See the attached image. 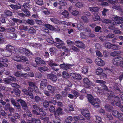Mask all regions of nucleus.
<instances>
[{"instance_id": "nucleus-1", "label": "nucleus", "mask_w": 123, "mask_h": 123, "mask_svg": "<svg viewBox=\"0 0 123 123\" xmlns=\"http://www.w3.org/2000/svg\"><path fill=\"white\" fill-rule=\"evenodd\" d=\"M87 98L91 104L95 107L98 108L99 107V104L100 101L99 99L97 98L94 99L92 96L90 94L87 95Z\"/></svg>"}, {"instance_id": "nucleus-2", "label": "nucleus", "mask_w": 123, "mask_h": 123, "mask_svg": "<svg viewBox=\"0 0 123 123\" xmlns=\"http://www.w3.org/2000/svg\"><path fill=\"white\" fill-rule=\"evenodd\" d=\"M112 115L119 120L123 121V114L120 113L117 110H113L112 111Z\"/></svg>"}, {"instance_id": "nucleus-3", "label": "nucleus", "mask_w": 123, "mask_h": 123, "mask_svg": "<svg viewBox=\"0 0 123 123\" xmlns=\"http://www.w3.org/2000/svg\"><path fill=\"white\" fill-rule=\"evenodd\" d=\"M70 86L66 84H64L62 85V87L64 90L62 91L61 93V94L63 97H65L67 96L68 93L67 91L70 89Z\"/></svg>"}, {"instance_id": "nucleus-4", "label": "nucleus", "mask_w": 123, "mask_h": 123, "mask_svg": "<svg viewBox=\"0 0 123 123\" xmlns=\"http://www.w3.org/2000/svg\"><path fill=\"white\" fill-rule=\"evenodd\" d=\"M95 63L98 66H102L105 64V62L99 58H96L95 60Z\"/></svg>"}, {"instance_id": "nucleus-5", "label": "nucleus", "mask_w": 123, "mask_h": 123, "mask_svg": "<svg viewBox=\"0 0 123 123\" xmlns=\"http://www.w3.org/2000/svg\"><path fill=\"white\" fill-rule=\"evenodd\" d=\"M96 82L100 84L101 86L104 88V89L105 90H107V88L105 85L106 82L105 81L101 80H97L96 81Z\"/></svg>"}, {"instance_id": "nucleus-6", "label": "nucleus", "mask_w": 123, "mask_h": 123, "mask_svg": "<svg viewBox=\"0 0 123 123\" xmlns=\"http://www.w3.org/2000/svg\"><path fill=\"white\" fill-rule=\"evenodd\" d=\"M112 18H114L116 21V22L118 24H120L123 22V18L121 17H119L117 15L113 16Z\"/></svg>"}, {"instance_id": "nucleus-7", "label": "nucleus", "mask_w": 123, "mask_h": 123, "mask_svg": "<svg viewBox=\"0 0 123 123\" xmlns=\"http://www.w3.org/2000/svg\"><path fill=\"white\" fill-rule=\"evenodd\" d=\"M28 6V4L27 3H25L22 6V7L24 8H22V10L25 12L26 13V14L28 16H29L30 15L29 12L27 10V8H29Z\"/></svg>"}, {"instance_id": "nucleus-8", "label": "nucleus", "mask_w": 123, "mask_h": 123, "mask_svg": "<svg viewBox=\"0 0 123 123\" xmlns=\"http://www.w3.org/2000/svg\"><path fill=\"white\" fill-rule=\"evenodd\" d=\"M56 2L54 3V6L56 7L57 5V3L59 4L60 5L62 6H64L67 4L66 2L64 0H56Z\"/></svg>"}, {"instance_id": "nucleus-9", "label": "nucleus", "mask_w": 123, "mask_h": 123, "mask_svg": "<svg viewBox=\"0 0 123 123\" xmlns=\"http://www.w3.org/2000/svg\"><path fill=\"white\" fill-rule=\"evenodd\" d=\"M47 77L48 79H50L54 82H55L57 80L56 76L53 74H48L47 75Z\"/></svg>"}, {"instance_id": "nucleus-10", "label": "nucleus", "mask_w": 123, "mask_h": 123, "mask_svg": "<svg viewBox=\"0 0 123 123\" xmlns=\"http://www.w3.org/2000/svg\"><path fill=\"white\" fill-rule=\"evenodd\" d=\"M75 43L76 46L80 48H84L85 47L84 44L80 41H76Z\"/></svg>"}, {"instance_id": "nucleus-11", "label": "nucleus", "mask_w": 123, "mask_h": 123, "mask_svg": "<svg viewBox=\"0 0 123 123\" xmlns=\"http://www.w3.org/2000/svg\"><path fill=\"white\" fill-rule=\"evenodd\" d=\"M60 68H61L67 70L70 68V65L69 64H65L63 63V64H60Z\"/></svg>"}, {"instance_id": "nucleus-12", "label": "nucleus", "mask_w": 123, "mask_h": 123, "mask_svg": "<svg viewBox=\"0 0 123 123\" xmlns=\"http://www.w3.org/2000/svg\"><path fill=\"white\" fill-rule=\"evenodd\" d=\"M122 59V57H118L115 58L113 60V63L115 65H118L119 63Z\"/></svg>"}, {"instance_id": "nucleus-13", "label": "nucleus", "mask_w": 123, "mask_h": 123, "mask_svg": "<svg viewBox=\"0 0 123 123\" xmlns=\"http://www.w3.org/2000/svg\"><path fill=\"white\" fill-rule=\"evenodd\" d=\"M47 88L48 90L52 93H54L56 90V88L55 87L50 85H48L47 86Z\"/></svg>"}, {"instance_id": "nucleus-14", "label": "nucleus", "mask_w": 123, "mask_h": 123, "mask_svg": "<svg viewBox=\"0 0 123 123\" xmlns=\"http://www.w3.org/2000/svg\"><path fill=\"white\" fill-rule=\"evenodd\" d=\"M74 120L76 122H79V121H80L81 120H85L83 118V116H75L73 118Z\"/></svg>"}, {"instance_id": "nucleus-15", "label": "nucleus", "mask_w": 123, "mask_h": 123, "mask_svg": "<svg viewBox=\"0 0 123 123\" xmlns=\"http://www.w3.org/2000/svg\"><path fill=\"white\" fill-rule=\"evenodd\" d=\"M35 60L37 64H44L45 63L42 59L39 57H36L35 59Z\"/></svg>"}, {"instance_id": "nucleus-16", "label": "nucleus", "mask_w": 123, "mask_h": 123, "mask_svg": "<svg viewBox=\"0 0 123 123\" xmlns=\"http://www.w3.org/2000/svg\"><path fill=\"white\" fill-rule=\"evenodd\" d=\"M83 81L84 84H85V86L86 85H87L86 86L87 88H88L89 87V85H90V81H89V79L87 78H85L83 79Z\"/></svg>"}, {"instance_id": "nucleus-17", "label": "nucleus", "mask_w": 123, "mask_h": 123, "mask_svg": "<svg viewBox=\"0 0 123 123\" xmlns=\"http://www.w3.org/2000/svg\"><path fill=\"white\" fill-rule=\"evenodd\" d=\"M62 113V109L60 108H59L55 113L54 115L56 117H57V116H59Z\"/></svg>"}, {"instance_id": "nucleus-18", "label": "nucleus", "mask_w": 123, "mask_h": 123, "mask_svg": "<svg viewBox=\"0 0 123 123\" xmlns=\"http://www.w3.org/2000/svg\"><path fill=\"white\" fill-rule=\"evenodd\" d=\"M92 18L94 21H96L100 20V17L98 14L96 13L93 14V15L92 16Z\"/></svg>"}, {"instance_id": "nucleus-19", "label": "nucleus", "mask_w": 123, "mask_h": 123, "mask_svg": "<svg viewBox=\"0 0 123 123\" xmlns=\"http://www.w3.org/2000/svg\"><path fill=\"white\" fill-rule=\"evenodd\" d=\"M38 70L41 72H43L49 70L48 68L47 67H40L38 68Z\"/></svg>"}, {"instance_id": "nucleus-20", "label": "nucleus", "mask_w": 123, "mask_h": 123, "mask_svg": "<svg viewBox=\"0 0 123 123\" xmlns=\"http://www.w3.org/2000/svg\"><path fill=\"white\" fill-rule=\"evenodd\" d=\"M47 80H43L41 82V86L43 88L45 87L47 85Z\"/></svg>"}, {"instance_id": "nucleus-21", "label": "nucleus", "mask_w": 123, "mask_h": 123, "mask_svg": "<svg viewBox=\"0 0 123 123\" xmlns=\"http://www.w3.org/2000/svg\"><path fill=\"white\" fill-rule=\"evenodd\" d=\"M73 119V117H72L69 116L65 119L64 123H71Z\"/></svg>"}, {"instance_id": "nucleus-22", "label": "nucleus", "mask_w": 123, "mask_h": 123, "mask_svg": "<svg viewBox=\"0 0 123 123\" xmlns=\"http://www.w3.org/2000/svg\"><path fill=\"white\" fill-rule=\"evenodd\" d=\"M6 49L7 50L11 52L12 50H14L15 48L13 46L10 45L8 44L7 45Z\"/></svg>"}, {"instance_id": "nucleus-23", "label": "nucleus", "mask_w": 123, "mask_h": 123, "mask_svg": "<svg viewBox=\"0 0 123 123\" xmlns=\"http://www.w3.org/2000/svg\"><path fill=\"white\" fill-rule=\"evenodd\" d=\"M62 15L64 16L67 18H69V15L68 12L66 10H65L62 12L61 13Z\"/></svg>"}, {"instance_id": "nucleus-24", "label": "nucleus", "mask_w": 123, "mask_h": 123, "mask_svg": "<svg viewBox=\"0 0 123 123\" xmlns=\"http://www.w3.org/2000/svg\"><path fill=\"white\" fill-rule=\"evenodd\" d=\"M105 108L106 111L109 112L111 111L113 109V107L109 105H105Z\"/></svg>"}, {"instance_id": "nucleus-25", "label": "nucleus", "mask_w": 123, "mask_h": 123, "mask_svg": "<svg viewBox=\"0 0 123 123\" xmlns=\"http://www.w3.org/2000/svg\"><path fill=\"white\" fill-rule=\"evenodd\" d=\"M20 56L19 55H15L12 57V59L18 62H20Z\"/></svg>"}, {"instance_id": "nucleus-26", "label": "nucleus", "mask_w": 123, "mask_h": 123, "mask_svg": "<svg viewBox=\"0 0 123 123\" xmlns=\"http://www.w3.org/2000/svg\"><path fill=\"white\" fill-rule=\"evenodd\" d=\"M120 51H114L111 53L110 54V55L111 56H115L119 55H120Z\"/></svg>"}, {"instance_id": "nucleus-27", "label": "nucleus", "mask_w": 123, "mask_h": 123, "mask_svg": "<svg viewBox=\"0 0 123 123\" xmlns=\"http://www.w3.org/2000/svg\"><path fill=\"white\" fill-rule=\"evenodd\" d=\"M65 45L63 41L59 43H57L55 46L58 49H61L62 48V46Z\"/></svg>"}, {"instance_id": "nucleus-28", "label": "nucleus", "mask_w": 123, "mask_h": 123, "mask_svg": "<svg viewBox=\"0 0 123 123\" xmlns=\"http://www.w3.org/2000/svg\"><path fill=\"white\" fill-rule=\"evenodd\" d=\"M88 67L86 65L84 66L82 69V71L84 74L87 73L88 70Z\"/></svg>"}, {"instance_id": "nucleus-29", "label": "nucleus", "mask_w": 123, "mask_h": 123, "mask_svg": "<svg viewBox=\"0 0 123 123\" xmlns=\"http://www.w3.org/2000/svg\"><path fill=\"white\" fill-rule=\"evenodd\" d=\"M89 9L90 11L94 12H97L99 10L98 8L96 7H89Z\"/></svg>"}, {"instance_id": "nucleus-30", "label": "nucleus", "mask_w": 123, "mask_h": 123, "mask_svg": "<svg viewBox=\"0 0 123 123\" xmlns=\"http://www.w3.org/2000/svg\"><path fill=\"white\" fill-rule=\"evenodd\" d=\"M34 102H37L39 101H42L43 100V99L42 98H40L38 96H35L34 98Z\"/></svg>"}, {"instance_id": "nucleus-31", "label": "nucleus", "mask_w": 123, "mask_h": 123, "mask_svg": "<svg viewBox=\"0 0 123 123\" xmlns=\"http://www.w3.org/2000/svg\"><path fill=\"white\" fill-rule=\"evenodd\" d=\"M9 6L13 9L17 10L18 9L21 8V7L20 5H19V6H17L16 5L11 4Z\"/></svg>"}, {"instance_id": "nucleus-32", "label": "nucleus", "mask_w": 123, "mask_h": 123, "mask_svg": "<svg viewBox=\"0 0 123 123\" xmlns=\"http://www.w3.org/2000/svg\"><path fill=\"white\" fill-rule=\"evenodd\" d=\"M112 44L111 43L108 42H105L104 43V45L105 46L109 49L111 48V46Z\"/></svg>"}, {"instance_id": "nucleus-33", "label": "nucleus", "mask_w": 123, "mask_h": 123, "mask_svg": "<svg viewBox=\"0 0 123 123\" xmlns=\"http://www.w3.org/2000/svg\"><path fill=\"white\" fill-rule=\"evenodd\" d=\"M24 54L27 56H29L33 54L32 53L30 52L29 50L26 49Z\"/></svg>"}, {"instance_id": "nucleus-34", "label": "nucleus", "mask_w": 123, "mask_h": 123, "mask_svg": "<svg viewBox=\"0 0 123 123\" xmlns=\"http://www.w3.org/2000/svg\"><path fill=\"white\" fill-rule=\"evenodd\" d=\"M3 54V55L5 56H9L11 55V52L7 50H5L4 51V53H2Z\"/></svg>"}, {"instance_id": "nucleus-35", "label": "nucleus", "mask_w": 123, "mask_h": 123, "mask_svg": "<svg viewBox=\"0 0 123 123\" xmlns=\"http://www.w3.org/2000/svg\"><path fill=\"white\" fill-rule=\"evenodd\" d=\"M48 64L50 67L56 66H58V64L53 61H50L48 62Z\"/></svg>"}, {"instance_id": "nucleus-36", "label": "nucleus", "mask_w": 123, "mask_h": 123, "mask_svg": "<svg viewBox=\"0 0 123 123\" xmlns=\"http://www.w3.org/2000/svg\"><path fill=\"white\" fill-rule=\"evenodd\" d=\"M96 89L97 90V92L100 94L102 95L104 94V91L102 89L98 87H97Z\"/></svg>"}, {"instance_id": "nucleus-37", "label": "nucleus", "mask_w": 123, "mask_h": 123, "mask_svg": "<svg viewBox=\"0 0 123 123\" xmlns=\"http://www.w3.org/2000/svg\"><path fill=\"white\" fill-rule=\"evenodd\" d=\"M101 21L102 22L106 24L111 23V20H110L105 18H103L102 19Z\"/></svg>"}, {"instance_id": "nucleus-38", "label": "nucleus", "mask_w": 123, "mask_h": 123, "mask_svg": "<svg viewBox=\"0 0 123 123\" xmlns=\"http://www.w3.org/2000/svg\"><path fill=\"white\" fill-rule=\"evenodd\" d=\"M44 26L50 30H54V27L50 24H44Z\"/></svg>"}, {"instance_id": "nucleus-39", "label": "nucleus", "mask_w": 123, "mask_h": 123, "mask_svg": "<svg viewBox=\"0 0 123 123\" xmlns=\"http://www.w3.org/2000/svg\"><path fill=\"white\" fill-rule=\"evenodd\" d=\"M103 72V70L100 68H98L96 71L97 74L99 75L101 74Z\"/></svg>"}, {"instance_id": "nucleus-40", "label": "nucleus", "mask_w": 123, "mask_h": 123, "mask_svg": "<svg viewBox=\"0 0 123 123\" xmlns=\"http://www.w3.org/2000/svg\"><path fill=\"white\" fill-rule=\"evenodd\" d=\"M55 118L53 120V122L54 123H60V120L59 118V116H57V117L55 116Z\"/></svg>"}, {"instance_id": "nucleus-41", "label": "nucleus", "mask_w": 123, "mask_h": 123, "mask_svg": "<svg viewBox=\"0 0 123 123\" xmlns=\"http://www.w3.org/2000/svg\"><path fill=\"white\" fill-rule=\"evenodd\" d=\"M19 29L20 30H24L27 31L28 29V27L26 26H24L23 25H20L19 27Z\"/></svg>"}, {"instance_id": "nucleus-42", "label": "nucleus", "mask_w": 123, "mask_h": 123, "mask_svg": "<svg viewBox=\"0 0 123 123\" xmlns=\"http://www.w3.org/2000/svg\"><path fill=\"white\" fill-rule=\"evenodd\" d=\"M71 93L74 95L75 97L78 96L79 95V93L77 92L76 91L74 90H73L71 91Z\"/></svg>"}, {"instance_id": "nucleus-43", "label": "nucleus", "mask_w": 123, "mask_h": 123, "mask_svg": "<svg viewBox=\"0 0 123 123\" xmlns=\"http://www.w3.org/2000/svg\"><path fill=\"white\" fill-rule=\"evenodd\" d=\"M77 28L78 30H81L84 28L83 25L82 24H79L77 25Z\"/></svg>"}, {"instance_id": "nucleus-44", "label": "nucleus", "mask_w": 123, "mask_h": 123, "mask_svg": "<svg viewBox=\"0 0 123 123\" xmlns=\"http://www.w3.org/2000/svg\"><path fill=\"white\" fill-rule=\"evenodd\" d=\"M81 19L84 22H89L88 19L86 16H83L81 17Z\"/></svg>"}, {"instance_id": "nucleus-45", "label": "nucleus", "mask_w": 123, "mask_h": 123, "mask_svg": "<svg viewBox=\"0 0 123 123\" xmlns=\"http://www.w3.org/2000/svg\"><path fill=\"white\" fill-rule=\"evenodd\" d=\"M21 61L20 62H25L28 61V59L25 56H20Z\"/></svg>"}, {"instance_id": "nucleus-46", "label": "nucleus", "mask_w": 123, "mask_h": 123, "mask_svg": "<svg viewBox=\"0 0 123 123\" xmlns=\"http://www.w3.org/2000/svg\"><path fill=\"white\" fill-rule=\"evenodd\" d=\"M99 39L101 41L104 42L108 40L107 39L106 36H101L99 37Z\"/></svg>"}, {"instance_id": "nucleus-47", "label": "nucleus", "mask_w": 123, "mask_h": 123, "mask_svg": "<svg viewBox=\"0 0 123 123\" xmlns=\"http://www.w3.org/2000/svg\"><path fill=\"white\" fill-rule=\"evenodd\" d=\"M50 20L52 22L54 23L58 24H59V21L55 18H51L50 19Z\"/></svg>"}, {"instance_id": "nucleus-48", "label": "nucleus", "mask_w": 123, "mask_h": 123, "mask_svg": "<svg viewBox=\"0 0 123 123\" xmlns=\"http://www.w3.org/2000/svg\"><path fill=\"white\" fill-rule=\"evenodd\" d=\"M81 76L80 74H76L74 79V80H80L81 79Z\"/></svg>"}, {"instance_id": "nucleus-49", "label": "nucleus", "mask_w": 123, "mask_h": 123, "mask_svg": "<svg viewBox=\"0 0 123 123\" xmlns=\"http://www.w3.org/2000/svg\"><path fill=\"white\" fill-rule=\"evenodd\" d=\"M36 32V30L32 27H31L29 30V32L30 33H34Z\"/></svg>"}, {"instance_id": "nucleus-50", "label": "nucleus", "mask_w": 123, "mask_h": 123, "mask_svg": "<svg viewBox=\"0 0 123 123\" xmlns=\"http://www.w3.org/2000/svg\"><path fill=\"white\" fill-rule=\"evenodd\" d=\"M11 105L10 104L8 103L6 104L4 107V109L5 110H8L10 107Z\"/></svg>"}, {"instance_id": "nucleus-51", "label": "nucleus", "mask_w": 123, "mask_h": 123, "mask_svg": "<svg viewBox=\"0 0 123 123\" xmlns=\"http://www.w3.org/2000/svg\"><path fill=\"white\" fill-rule=\"evenodd\" d=\"M107 118L109 120H111L113 119L112 116L110 113H107Z\"/></svg>"}, {"instance_id": "nucleus-52", "label": "nucleus", "mask_w": 123, "mask_h": 123, "mask_svg": "<svg viewBox=\"0 0 123 123\" xmlns=\"http://www.w3.org/2000/svg\"><path fill=\"white\" fill-rule=\"evenodd\" d=\"M96 122L98 123H102L101 118L98 116H96Z\"/></svg>"}, {"instance_id": "nucleus-53", "label": "nucleus", "mask_w": 123, "mask_h": 123, "mask_svg": "<svg viewBox=\"0 0 123 123\" xmlns=\"http://www.w3.org/2000/svg\"><path fill=\"white\" fill-rule=\"evenodd\" d=\"M35 2L38 5H42L43 4V0H35Z\"/></svg>"}, {"instance_id": "nucleus-54", "label": "nucleus", "mask_w": 123, "mask_h": 123, "mask_svg": "<svg viewBox=\"0 0 123 123\" xmlns=\"http://www.w3.org/2000/svg\"><path fill=\"white\" fill-rule=\"evenodd\" d=\"M79 13L78 11L74 10L71 12V13L74 16H77L79 14Z\"/></svg>"}, {"instance_id": "nucleus-55", "label": "nucleus", "mask_w": 123, "mask_h": 123, "mask_svg": "<svg viewBox=\"0 0 123 123\" xmlns=\"http://www.w3.org/2000/svg\"><path fill=\"white\" fill-rule=\"evenodd\" d=\"M17 101L18 102H20L22 106L24 105L25 106V105H27L25 102L22 100L18 99L17 100Z\"/></svg>"}, {"instance_id": "nucleus-56", "label": "nucleus", "mask_w": 123, "mask_h": 123, "mask_svg": "<svg viewBox=\"0 0 123 123\" xmlns=\"http://www.w3.org/2000/svg\"><path fill=\"white\" fill-rule=\"evenodd\" d=\"M119 48V46L115 44L112 45L111 48L114 50H117Z\"/></svg>"}, {"instance_id": "nucleus-57", "label": "nucleus", "mask_w": 123, "mask_h": 123, "mask_svg": "<svg viewBox=\"0 0 123 123\" xmlns=\"http://www.w3.org/2000/svg\"><path fill=\"white\" fill-rule=\"evenodd\" d=\"M114 35L113 34H109L107 35L106 36L107 39L108 40L109 38H111L114 37Z\"/></svg>"}, {"instance_id": "nucleus-58", "label": "nucleus", "mask_w": 123, "mask_h": 123, "mask_svg": "<svg viewBox=\"0 0 123 123\" xmlns=\"http://www.w3.org/2000/svg\"><path fill=\"white\" fill-rule=\"evenodd\" d=\"M80 38L82 39H85L86 38V36L83 32H81L80 33Z\"/></svg>"}, {"instance_id": "nucleus-59", "label": "nucleus", "mask_w": 123, "mask_h": 123, "mask_svg": "<svg viewBox=\"0 0 123 123\" xmlns=\"http://www.w3.org/2000/svg\"><path fill=\"white\" fill-rule=\"evenodd\" d=\"M20 91L18 89H16L14 90V94L16 95L19 96L20 95Z\"/></svg>"}, {"instance_id": "nucleus-60", "label": "nucleus", "mask_w": 123, "mask_h": 123, "mask_svg": "<svg viewBox=\"0 0 123 123\" xmlns=\"http://www.w3.org/2000/svg\"><path fill=\"white\" fill-rule=\"evenodd\" d=\"M0 114L3 117H6L7 115L5 111L2 110H1V111L0 112Z\"/></svg>"}, {"instance_id": "nucleus-61", "label": "nucleus", "mask_w": 123, "mask_h": 123, "mask_svg": "<svg viewBox=\"0 0 123 123\" xmlns=\"http://www.w3.org/2000/svg\"><path fill=\"white\" fill-rule=\"evenodd\" d=\"M26 49V48L20 47L18 51L20 53L24 54Z\"/></svg>"}, {"instance_id": "nucleus-62", "label": "nucleus", "mask_w": 123, "mask_h": 123, "mask_svg": "<svg viewBox=\"0 0 123 123\" xmlns=\"http://www.w3.org/2000/svg\"><path fill=\"white\" fill-rule=\"evenodd\" d=\"M13 106H16L17 107V109H18V111H20L21 110L20 106L18 103H17Z\"/></svg>"}, {"instance_id": "nucleus-63", "label": "nucleus", "mask_w": 123, "mask_h": 123, "mask_svg": "<svg viewBox=\"0 0 123 123\" xmlns=\"http://www.w3.org/2000/svg\"><path fill=\"white\" fill-rule=\"evenodd\" d=\"M72 49L76 52H79L80 51V49L74 46H72Z\"/></svg>"}, {"instance_id": "nucleus-64", "label": "nucleus", "mask_w": 123, "mask_h": 123, "mask_svg": "<svg viewBox=\"0 0 123 123\" xmlns=\"http://www.w3.org/2000/svg\"><path fill=\"white\" fill-rule=\"evenodd\" d=\"M8 60L5 57H0V62H6Z\"/></svg>"}]
</instances>
